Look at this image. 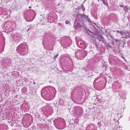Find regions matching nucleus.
Masks as SVG:
<instances>
[{
  "instance_id": "obj_1",
  "label": "nucleus",
  "mask_w": 130,
  "mask_h": 130,
  "mask_svg": "<svg viewBox=\"0 0 130 130\" xmlns=\"http://www.w3.org/2000/svg\"><path fill=\"white\" fill-rule=\"evenodd\" d=\"M56 91L52 87H45L41 91V95L48 100H51L55 96Z\"/></svg>"
},
{
  "instance_id": "obj_2",
  "label": "nucleus",
  "mask_w": 130,
  "mask_h": 130,
  "mask_svg": "<svg viewBox=\"0 0 130 130\" xmlns=\"http://www.w3.org/2000/svg\"><path fill=\"white\" fill-rule=\"evenodd\" d=\"M18 52L20 55H24L28 53V48L26 43L24 42L19 45L17 48Z\"/></svg>"
},
{
  "instance_id": "obj_3",
  "label": "nucleus",
  "mask_w": 130,
  "mask_h": 130,
  "mask_svg": "<svg viewBox=\"0 0 130 130\" xmlns=\"http://www.w3.org/2000/svg\"><path fill=\"white\" fill-rule=\"evenodd\" d=\"M33 12H34V11ZM34 12L32 13L30 10H28L25 13V17L26 20L28 22L31 21L34 18Z\"/></svg>"
},
{
  "instance_id": "obj_4",
  "label": "nucleus",
  "mask_w": 130,
  "mask_h": 130,
  "mask_svg": "<svg viewBox=\"0 0 130 130\" xmlns=\"http://www.w3.org/2000/svg\"><path fill=\"white\" fill-rule=\"evenodd\" d=\"M76 55L78 57H80V59H82L87 55V53L84 50H80L75 53Z\"/></svg>"
},
{
  "instance_id": "obj_5",
  "label": "nucleus",
  "mask_w": 130,
  "mask_h": 130,
  "mask_svg": "<svg viewBox=\"0 0 130 130\" xmlns=\"http://www.w3.org/2000/svg\"><path fill=\"white\" fill-rule=\"evenodd\" d=\"M108 18L110 20L114 21L117 19V16L115 14L111 13L108 15Z\"/></svg>"
},
{
  "instance_id": "obj_6",
  "label": "nucleus",
  "mask_w": 130,
  "mask_h": 130,
  "mask_svg": "<svg viewBox=\"0 0 130 130\" xmlns=\"http://www.w3.org/2000/svg\"><path fill=\"white\" fill-rule=\"evenodd\" d=\"M82 112V110L81 108L79 107H78L76 111V113L78 116L80 115Z\"/></svg>"
},
{
  "instance_id": "obj_7",
  "label": "nucleus",
  "mask_w": 130,
  "mask_h": 130,
  "mask_svg": "<svg viewBox=\"0 0 130 130\" xmlns=\"http://www.w3.org/2000/svg\"><path fill=\"white\" fill-rule=\"evenodd\" d=\"M116 32L115 31H112L110 32H108V33L107 35V37L108 38H113V36L111 35V34L113 33H115Z\"/></svg>"
},
{
  "instance_id": "obj_8",
  "label": "nucleus",
  "mask_w": 130,
  "mask_h": 130,
  "mask_svg": "<svg viewBox=\"0 0 130 130\" xmlns=\"http://www.w3.org/2000/svg\"><path fill=\"white\" fill-rule=\"evenodd\" d=\"M78 17H79V18H87V21H88L89 22L90 21V19L88 17V16H87L85 15H82V14H79V15H78Z\"/></svg>"
},
{
  "instance_id": "obj_9",
  "label": "nucleus",
  "mask_w": 130,
  "mask_h": 130,
  "mask_svg": "<svg viewBox=\"0 0 130 130\" xmlns=\"http://www.w3.org/2000/svg\"><path fill=\"white\" fill-rule=\"evenodd\" d=\"M122 35L125 36L126 37H129V32L127 31H123Z\"/></svg>"
},
{
  "instance_id": "obj_10",
  "label": "nucleus",
  "mask_w": 130,
  "mask_h": 130,
  "mask_svg": "<svg viewBox=\"0 0 130 130\" xmlns=\"http://www.w3.org/2000/svg\"><path fill=\"white\" fill-rule=\"evenodd\" d=\"M98 38L99 39V41H102L103 42L105 43L106 42L105 40L104 39V38L101 36H99Z\"/></svg>"
},
{
  "instance_id": "obj_11",
  "label": "nucleus",
  "mask_w": 130,
  "mask_h": 130,
  "mask_svg": "<svg viewBox=\"0 0 130 130\" xmlns=\"http://www.w3.org/2000/svg\"><path fill=\"white\" fill-rule=\"evenodd\" d=\"M102 124L101 122H99L98 123V125L100 129H103L104 128L103 125H102Z\"/></svg>"
},
{
  "instance_id": "obj_12",
  "label": "nucleus",
  "mask_w": 130,
  "mask_h": 130,
  "mask_svg": "<svg viewBox=\"0 0 130 130\" xmlns=\"http://www.w3.org/2000/svg\"><path fill=\"white\" fill-rule=\"evenodd\" d=\"M97 128L95 127L93 125H90L89 127V130H96Z\"/></svg>"
},
{
  "instance_id": "obj_13",
  "label": "nucleus",
  "mask_w": 130,
  "mask_h": 130,
  "mask_svg": "<svg viewBox=\"0 0 130 130\" xmlns=\"http://www.w3.org/2000/svg\"><path fill=\"white\" fill-rule=\"evenodd\" d=\"M104 124L105 125V127L106 128H108L109 127L110 125L111 124L109 122H109H108L106 124V122H105L104 123Z\"/></svg>"
},
{
  "instance_id": "obj_14",
  "label": "nucleus",
  "mask_w": 130,
  "mask_h": 130,
  "mask_svg": "<svg viewBox=\"0 0 130 130\" xmlns=\"http://www.w3.org/2000/svg\"><path fill=\"white\" fill-rule=\"evenodd\" d=\"M74 25L75 27L76 28H79L82 27L80 24L78 23H76V24Z\"/></svg>"
},
{
  "instance_id": "obj_15",
  "label": "nucleus",
  "mask_w": 130,
  "mask_h": 130,
  "mask_svg": "<svg viewBox=\"0 0 130 130\" xmlns=\"http://www.w3.org/2000/svg\"><path fill=\"white\" fill-rule=\"evenodd\" d=\"M123 7V9L125 11H127V10L129 9V7L127 6H125Z\"/></svg>"
},
{
  "instance_id": "obj_16",
  "label": "nucleus",
  "mask_w": 130,
  "mask_h": 130,
  "mask_svg": "<svg viewBox=\"0 0 130 130\" xmlns=\"http://www.w3.org/2000/svg\"><path fill=\"white\" fill-rule=\"evenodd\" d=\"M107 1V0H104L102 1V2L103 4H104V5L107 6H108V4L106 2Z\"/></svg>"
},
{
  "instance_id": "obj_17",
  "label": "nucleus",
  "mask_w": 130,
  "mask_h": 130,
  "mask_svg": "<svg viewBox=\"0 0 130 130\" xmlns=\"http://www.w3.org/2000/svg\"><path fill=\"white\" fill-rule=\"evenodd\" d=\"M59 104L60 105H62L63 104V102L62 100L60 99L59 101Z\"/></svg>"
},
{
  "instance_id": "obj_18",
  "label": "nucleus",
  "mask_w": 130,
  "mask_h": 130,
  "mask_svg": "<svg viewBox=\"0 0 130 130\" xmlns=\"http://www.w3.org/2000/svg\"><path fill=\"white\" fill-rule=\"evenodd\" d=\"M122 32H123V31H119L118 30H117L116 31L117 33V34H119L120 35V36L122 35V33H123Z\"/></svg>"
},
{
  "instance_id": "obj_19",
  "label": "nucleus",
  "mask_w": 130,
  "mask_h": 130,
  "mask_svg": "<svg viewBox=\"0 0 130 130\" xmlns=\"http://www.w3.org/2000/svg\"><path fill=\"white\" fill-rule=\"evenodd\" d=\"M79 44V45L80 46H83L84 45V43L83 42H80V41H78V44Z\"/></svg>"
},
{
  "instance_id": "obj_20",
  "label": "nucleus",
  "mask_w": 130,
  "mask_h": 130,
  "mask_svg": "<svg viewBox=\"0 0 130 130\" xmlns=\"http://www.w3.org/2000/svg\"><path fill=\"white\" fill-rule=\"evenodd\" d=\"M122 127H117L116 129V130H122Z\"/></svg>"
},
{
  "instance_id": "obj_21",
  "label": "nucleus",
  "mask_w": 130,
  "mask_h": 130,
  "mask_svg": "<svg viewBox=\"0 0 130 130\" xmlns=\"http://www.w3.org/2000/svg\"><path fill=\"white\" fill-rule=\"evenodd\" d=\"M86 30H87V32L88 33H89V32H90V33H91L93 35H94V34L93 33V32H91V31H90L88 29H86Z\"/></svg>"
},
{
  "instance_id": "obj_22",
  "label": "nucleus",
  "mask_w": 130,
  "mask_h": 130,
  "mask_svg": "<svg viewBox=\"0 0 130 130\" xmlns=\"http://www.w3.org/2000/svg\"><path fill=\"white\" fill-rule=\"evenodd\" d=\"M58 54H57L55 56H54V58L55 59L56 58H57L58 56Z\"/></svg>"
},
{
  "instance_id": "obj_23",
  "label": "nucleus",
  "mask_w": 130,
  "mask_h": 130,
  "mask_svg": "<svg viewBox=\"0 0 130 130\" xmlns=\"http://www.w3.org/2000/svg\"><path fill=\"white\" fill-rule=\"evenodd\" d=\"M70 23V22L69 21L67 20L65 21V23L66 24H68Z\"/></svg>"
},
{
  "instance_id": "obj_24",
  "label": "nucleus",
  "mask_w": 130,
  "mask_h": 130,
  "mask_svg": "<svg viewBox=\"0 0 130 130\" xmlns=\"http://www.w3.org/2000/svg\"><path fill=\"white\" fill-rule=\"evenodd\" d=\"M82 10H83V11H84L85 10V8L83 5L82 6Z\"/></svg>"
},
{
  "instance_id": "obj_25",
  "label": "nucleus",
  "mask_w": 130,
  "mask_h": 130,
  "mask_svg": "<svg viewBox=\"0 0 130 130\" xmlns=\"http://www.w3.org/2000/svg\"><path fill=\"white\" fill-rule=\"evenodd\" d=\"M114 40L116 42H118L119 41V40L117 39H114Z\"/></svg>"
},
{
  "instance_id": "obj_26",
  "label": "nucleus",
  "mask_w": 130,
  "mask_h": 130,
  "mask_svg": "<svg viewBox=\"0 0 130 130\" xmlns=\"http://www.w3.org/2000/svg\"><path fill=\"white\" fill-rule=\"evenodd\" d=\"M125 38L126 39H127V37H124L123 36L122 37V38Z\"/></svg>"
},
{
  "instance_id": "obj_27",
  "label": "nucleus",
  "mask_w": 130,
  "mask_h": 130,
  "mask_svg": "<svg viewBox=\"0 0 130 130\" xmlns=\"http://www.w3.org/2000/svg\"><path fill=\"white\" fill-rule=\"evenodd\" d=\"M83 28H84V29H85L86 28V27L85 26H84L83 27Z\"/></svg>"
},
{
  "instance_id": "obj_28",
  "label": "nucleus",
  "mask_w": 130,
  "mask_h": 130,
  "mask_svg": "<svg viewBox=\"0 0 130 130\" xmlns=\"http://www.w3.org/2000/svg\"><path fill=\"white\" fill-rule=\"evenodd\" d=\"M71 95L72 96L73 95V92H72V93H71Z\"/></svg>"
},
{
  "instance_id": "obj_29",
  "label": "nucleus",
  "mask_w": 130,
  "mask_h": 130,
  "mask_svg": "<svg viewBox=\"0 0 130 130\" xmlns=\"http://www.w3.org/2000/svg\"><path fill=\"white\" fill-rule=\"evenodd\" d=\"M120 6L121 7H123V5H120Z\"/></svg>"
},
{
  "instance_id": "obj_30",
  "label": "nucleus",
  "mask_w": 130,
  "mask_h": 130,
  "mask_svg": "<svg viewBox=\"0 0 130 130\" xmlns=\"http://www.w3.org/2000/svg\"><path fill=\"white\" fill-rule=\"evenodd\" d=\"M33 83L34 84H35V83L34 82H33Z\"/></svg>"
},
{
  "instance_id": "obj_31",
  "label": "nucleus",
  "mask_w": 130,
  "mask_h": 130,
  "mask_svg": "<svg viewBox=\"0 0 130 130\" xmlns=\"http://www.w3.org/2000/svg\"><path fill=\"white\" fill-rule=\"evenodd\" d=\"M29 30V29H28V30H27V31H28Z\"/></svg>"
},
{
  "instance_id": "obj_32",
  "label": "nucleus",
  "mask_w": 130,
  "mask_h": 130,
  "mask_svg": "<svg viewBox=\"0 0 130 130\" xmlns=\"http://www.w3.org/2000/svg\"><path fill=\"white\" fill-rule=\"evenodd\" d=\"M98 2H99V3L100 2H99V0H98Z\"/></svg>"
},
{
  "instance_id": "obj_33",
  "label": "nucleus",
  "mask_w": 130,
  "mask_h": 130,
  "mask_svg": "<svg viewBox=\"0 0 130 130\" xmlns=\"http://www.w3.org/2000/svg\"><path fill=\"white\" fill-rule=\"evenodd\" d=\"M117 35V34H116V35H117V36H118Z\"/></svg>"
},
{
  "instance_id": "obj_34",
  "label": "nucleus",
  "mask_w": 130,
  "mask_h": 130,
  "mask_svg": "<svg viewBox=\"0 0 130 130\" xmlns=\"http://www.w3.org/2000/svg\"><path fill=\"white\" fill-rule=\"evenodd\" d=\"M129 120H130V117H129Z\"/></svg>"
},
{
  "instance_id": "obj_35",
  "label": "nucleus",
  "mask_w": 130,
  "mask_h": 130,
  "mask_svg": "<svg viewBox=\"0 0 130 130\" xmlns=\"http://www.w3.org/2000/svg\"><path fill=\"white\" fill-rule=\"evenodd\" d=\"M31 8V7H29V8Z\"/></svg>"
}]
</instances>
